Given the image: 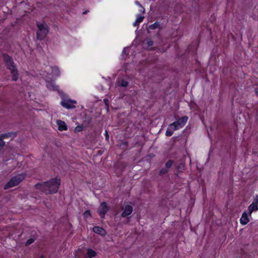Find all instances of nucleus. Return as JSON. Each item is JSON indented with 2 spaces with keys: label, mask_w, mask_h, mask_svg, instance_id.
<instances>
[{
  "label": "nucleus",
  "mask_w": 258,
  "mask_h": 258,
  "mask_svg": "<svg viewBox=\"0 0 258 258\" xmlns=\"http://www.w3.org/2000/svg\"><path fill=\"white\" fill-rule=\"evenodd\" d=\"M83 128L81 126H77L75 129V131L77 132H81Z\"/></svg>",
  "instance_id": "obj_25"
},
{
  "label": "nucleus",
  "mask_w": 258,
  "mask_h": 258,
  "mask_svg": "<svg viewBox=\"0 0 258 258\" xmlns=\"http://www.w3.org/2000/svg\"><path fill=\"white\" fill-rule=\"evenodd\" d=\"M56 123L59 131H64L67 130L68 126L64 121L57 119L56 121Z\"/></svg>",
  "instance_id": "obj_11"
},
{
  "label": "nucleus",
  "mask_w": 258,
  "mask_h": 258,
  "mask_svg": "<svg viewBox=\"0 0 258 258\" xmlns=\"http://www.w3.org/2000/svg\"><path fill=\"white\" fill-rule=\"evenodd\" d=\"M25 178L23 174H20L12 178L5 185V189L13 187L19 184Z\"/></svg>",
  "instance_id": "obj_4"
},
{
  "label": "nucleus",
  "mask_w": 258,
  "mask_h": 258,
  "mask_svg": "<svg viewBox=\"0 0 258 258\" xmlns=\"http://www.w3.org/2000/svg\"><path fill=\"white\" fill-rule=\"evenodd\" d=\"M87 254L88 258H92L96 256V252L90 248H88Z\"/></svg>",
  "instance_id": "obj_16"
},
{
  "label": "nucleus",
  "mask_w": 258,
  "mask_h": 258,
  "mask_svg": "<svg viewBox=\"0 0 258 258\" xmlns=\"http://www.w3.org/2000/svg\"><path fill=\"white\" fill-rule=\"evenodd\" d=\"M158 24L156 23H155L154 24L151 25L150 26V29H155L156 28H157L158 26Z\"/></svg>",
  "instance_id": "obj_24"
},
{
  "label": "nucleus",
  "mask_w": 258,
  "mask_h": 258,
  "mask_svg": "<svg viewBox=\"0 0 258 258\" xmlns=\"http://www.w3.org/2000/svg\"><path fill=\"white\" fill-rule=\"evenodd\" d=\"M176 130L174 129V127H171L170 124L166 130V135L168 137L171 136L173 135V132Z\"/></svg>",
  "instance_id": "obj_18"
},
{
  "label": "nucleus",
  "mask_w": 258,
  "mask_h": 258,
  "mask_svg": "<svg viewBox=\"0 0 258 258\" xmlns=\"http://www.w3.org/2000/svg\"><path fill=\"white\" fill-rule=\"evenodd\" d=\"M135 4H136V5H137V6H138L139 7H140V6H141V5L140 4L139 2H138V1H136V2H135Z\"/></svg>",
  "instance_id": "obj_30"
},
{
  "label": "nucleus",
  "mask_w": 258,
  "mask_h": 258,
  "mask_svg": "<svg viewBox=\"0 0 258 258\" xmlns=\"http://www.w3.org/2000/svg\"><path fill=\"white\" fill-rule=\"evenodd\" d=\"M93 231L96 233L99 234L101 235L105 234V230L101 227L98 226H95L93 228Z\"/></svg>",
  "instance_id": "obj_14"
},
{
  "label": "nucleus",
  "mask_w": 258,
  "mask_h": 258,
  "mask_svg": "<svg viewBox=\"0 0 258 258\" xmlns=\"http://www.w3.org/2000/svg\"><path fill=\"white\" fill-rule=\"evenodd\" d=\"M118 84L119 85L123 87H126L128 85V82L124 80H119L118 81Z\"/></svg>",
  "instance_id": "obj_19"
},
{
  "label": "nucleus",
  "mask_w": 258,
  "mask_h": 258,
  "mask_svg": "<svg viewBox=\"0 0 258 258\" xmlns=\"http://www.w3.org/2000/svg\"><path fill=\"white\" fill-rule=\"evenodd\" d=\"M249 221V219L248 218L247 214L244 212L243 213L242 216L240 219V223L243 225H246Z\"/></svg>",
  "instance_id": "obj_13"
},
{
  "label": "nucleus",
  "mask_w": 258,
  "mask_h": 258,
  "mask_svg": "<svg viewBox=\"0 0 258 258\" xmlns=\"http://www.w3.org/2000/svg\"><path fill=\"white\" fill-rule=\"evenodd\" d=\"M144 18V16L141 15H137V19L135 22L133 23V25L134 26H137L139 25V24L143 21Z\"/></svg>",
  "instance_id": "obj_15"
},
{
  "label": "nucleus",
  "mask_w": 258,
  "mask_h": 258,
  "mask_svg": "<svg viewBox=\"0 0 258 258\" xmlns=\"http://www.w3.org/2000/svg\"><path fill=\"white\" fill-rule=\"evenodd\" d=\"M153 42L152 41H149L148 42V46H151L153 45Z\"/></svg>",
  "instance_id": "obj_28"
},
{
  "label": "nucleus",
  "mask_w": 258,
  "mask_h": 258,
  "mask_svg": "<svg viewBox=\"0 0 258 258\" xmlns=\"http://www.w3.org/2000/svg\"><path fill=\"white\" fill-rule=\"evenodd\" d=\"M7 137H8L7 134H3L0 136V150L2 149L5 145V143L3 141V139H5Z\"/></svg>",
  "instance_id": "obj_17"
},
{
  "label": "nucleus",
  "mask_w": 258,
  "mask_h": 258,
  "mask_svg": "<svg viewBox=\"0 0 258 258\" xmlns=\"http://www.w3.org/2000/svg\"><path fill=\"white\" fill-rule=\"evenodd\" d=\"M83 216L85 219H87L91 217V213L89 211H85L83 214Z\"/></svg>",
  "instance_id": "obj_20"
},
{
  "label": "nucleus",
  "mask_w": 258,
  "mask_h": 258,
  "mask_svg": "<svg viewBox=\"0 0 258 258\" xmlns=\"http://www.w3.org/2000/svg\"><path fill=\"white\" fill-rule=\"evenodd\" d=\"M167 172V170L166 169H162L160 171V173L161 174H164Z\"/></svg>",
  "instance_id": "obj_29"
},
{
  "label": "nucleus",
  "mask_w": 258,
  "mask_h": 258,
  "mask_svg": "<svg viewBox=\"0 0 258 258\" xmlns=\"http://www.w3.org/2000/svg\"><path fill=\"white\" fill-rule=\"evenodd\" d=\"M33 242H34V239L32 238H30V239L27 240V241L26 242V244L27 245H30V244H31L32 243H33Z\"/></svg>",
  "instance_id": "obj_22"
},
{
  "label": "nucleus",
  "mask_w": 258,
  "mask_h": 258,
  "mask_svg": "<svg viewBox=\"0 0 258 258\" xmlns=\"http://www.w3.org/2000/svg\"><path fill=\"white\" fill-rule=\"evenodd\" d=\"M108 210L106 204L104 202L102 203L98 210V212L101 218H104L106 213Z\"/></svg>",
  "instance_id": "obj_9"
},
{
  "label": "nucleus",
  "mask_w": 258,
  "mask_h": 258,
  "mask_svg": "<svg viewBox=\"0 0 258 258\" xmlns=\"http://www.w3.org/2000/svg\"><path fill=\"white\" fill-rule=\"evenodd\" d=\"M139 11L143 13H145V9L142 6H140Z\"/></svg>",
  "instance_id": "obj_26"
},
{
  "label": "nucleus",
  "mask_w": 258,
  "mask_h": 258,
  "mask_svg": "<svg viewBox=\"0 0 258 258\" xmlns=\"http://www.w3.org/2000/svg\"><path fill=\"white\" fill-rule=\"evenodd\" d=\"M60 184V179L56 177L47 182L37 184L36 187L46 194L55 193L57 191Z\"/></svg>",
  "instance_id": "obj_1"
},
{
  "label": "nucleus",
  "mask_w": 258,
  "mask_h": 258,
  "mask_svg": "<svg viewBox=\"0 0 258 258\" xmlns=\"http://www.w3.org/2000/svg\"><path fill=\"white\" fill-rule=\"evenodd\" d=\"M4 59L8 69L11 71L12 80L17 81L18 79V73L12 58L7 55H4Z\"/></svg>",
  "instance_id": "obj_2"
},
{
  "label": "nucleus",
  "mask_w": 258,
  "mask_h": 258,
  "mask_svg": "<svg viewBox=\"0 0 258 258\" xmlns=\"http://www.w3.org/2000/svg\"><path fill=\"white\" fill-rule=\"evenodd\" d=\"M258 210V196L254 197L253 202L249 206L248 210L249 214L250 215L253 212H255Z\"/></svg>",
  "instance_id": "obj_7"
},
{
  "label": "nucleus",
  "mask_w": 258,
  "mask_h": 258,
  "mask_svg": "<svg viewBox=\"0 0 258 258\" xmlns=\"http://www.w3.org/2000/svg\"><path fill=\"white\" fill-rule=\"evenodd\" d=\"M128 49H129V48H128V47L124 48L122 52V55H125L126 53H128Z\"/></svg>",
  "instance_id": "obj_23"
},
{
  "label": "nucleus",
  "mask_w": 258,
  "mask_h": 258,
  "mask_svg": "<svg viewBox=\"0 0 258 258\" xmlns=\"http://www.w3.org/2000/svg\"><path fill=\"white\" fill-rule=\"evenodd\" d=\"M60 104L67 109H73L76 107L75 105L77 104V101L70 99H63Z\"/></svg>",
  "instance_id": "obj_6"
},
{
  "label": "nucleus",
  "mask_w": 258,
  "mask_h": 258,
  "mask_svg": "<svg viewBox=\"0 0 258 258\" xmlns=\"http://www.w3.org/2000/svg\"><path fill=\"white\" fill-rule=\"evenodd\" d=\"M172 165V161H168L165 164V166L167 168H169L171 167Z\"/></svg>",
  "instance_id": "obj_21"
},
{
  "label": "nucleus",
  "mask_w": 258,
  "mask_h": 258,
  "mask_svg": "<svg viewBox=\"0 0 258 258\" xmlns=\"http://www.w3.org/2000/svg\"><path fill=\"white\" fill-rule=\"evenodd\" d=\"M37 25L38 28V31L37 34V38L40 40H42L46 37L48 32V26L43 23H37Z\"/></svg>",
  "instance_id": "obj_3"
},
{
  "label": "nucleus",
  "mask_w": 258,
  "mask_h": 258,
  "mask_svg": "<svg viewBox=\"0 0 258 258\" xmlns=\"http://www.w3.org/2000/svg\"><path fill=\"white\" fill-rule=\"evenodd\" d=\"M187 120L188 117L187 116L182 117L173 123H171L170 126L174 127V130H177L182 128L185 124Z\"/></svg>",
  "instance_id": "obj_5"
},
{
  "label": "nucleus",
  "mask_w": 258,
  "mask_h": 258,
  "mask_svg": "<svg viewBox=\"0 0 258 258\" xmlns=\"http://www.w3.org/2000/svg\"><path fill=\"white\" fill-rule=\"evenodd\" d=\"M51 73L48 74L46 77H48V79H52L55 78L59 76L60 75V71L58 67H51Z\"/></svg>",
  "instance_id": "obj_8"
},
{
  "label": "nucleus",
  "mask_w": 258,
  "mask_h": 258,
  "mask_svg": "<svg viewBox=\"0 0 258 258\" xmlns=\"http://www.w3.org/2000/svg\"><path fill=\"white\" fill-rule=\"evenodd\" d=\"M133 212V207L130 205H126L123 208V212L121 216L123 217L131 215Z\"/></svg>",
  "instance_id": "obj_10"
},
{
  "label": "nucleus",
  "mask_w": 258,
  "mask_h": 258,
  "mask_svg": "<svg viewBox=\"0 0 258 258\" xmlns=\"http://www.w3.org/2000/svg\"><path fill=\"white\" fill-rule=\"evenodd\" d=\"M49 79L48 77L45 78L47 88L51 90H57L58 88V86L56 85L54 82L52 81L49 82Z\"/></svg>",
  "instance_id": "obj_12"
},
{
  "label": "nucleus",
  "mask_w": 258,
  "mask_h": 258,
  "mask_svg": "<svg viewBox=\"0 0 258 258\" xmlns=\"http://www.w3.org/2000/svg\"><path fill=\"white\" fill-rule=\"evenodd\" d=\"M105 135L106 139L107 140H108V139H109V135H108L107 131H105Z\"/></svg>",
  "instance_id": "obj_27"
}]
</instances>
